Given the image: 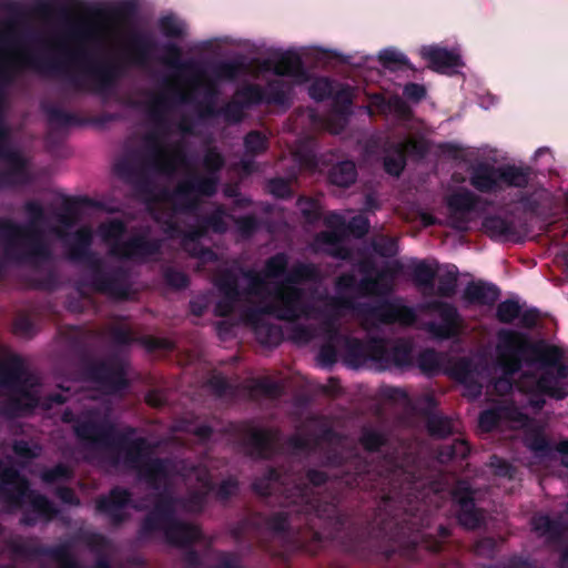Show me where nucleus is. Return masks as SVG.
I'll use <instances>...</instances> for the list:
<instances>
[{
  "label": "nucleus",
  "instance_id": "nucleus-31",
  "mask_svg": "<svg viewBox=\"0 0 568 568\" xmlns=\"http://www.w3.org/2000/svg\"><path fill=\"white\" fill-rule=\"evenodd\" d=\"M376 363L383 368L408 367L413 364V346L409 342L399 339L388 346L384 339V354L377 357Z\"/></svg>",
  "mask_w": 568,
  "mask_h": 568
},
{
  "label": "nucleus",
  "instance_id": "nucleus-10",
  "mask_svg": "<svg viewBox=\"0 0 568 568\" xmlns=\"http://www.w3.org/2000/svg\"><path fill=\"white\" fill-rule=\"evenodd\" d=\"M39 386L38 378L26 369L21 356L0 358V387L11 393L4 405L6 414L19 417L33 413L40 405Z\"/></svg>",
  "mask_w": 568,
  "mask_h": 568
},
{
  "label": "nucleus",
  "instance_id": "nucleus-25",
  "mask_svg": "<svg viewBox=\"0 0 568 568\" xmlns=\"http://www.w3.org/2000/svg\"><path fill=\"white\" fill-rule=\"evenodd\" d=\"M430 308L438 313L440 322H428L426 331L437 339L447 341L459 336L463 326V320L455 305L434 301Z\"/></svg>",
  "mask_w": 568,
  "mask_h": 568
},
{
  "label": "nucleus",
  "instance_id": "nucleus-13",
  "mask_svg": "<svg viewBox=\"0 0 568 568\" xmlns=\"http://www.w3.org/2000/svg\"><path fill=\"white\" fill-rule=\"evenodd\" d=\"M226 434L246 456L254 459H272L280 450L281 429L257 426L253 419L230 423Z\"/></svg>",
  "mask_w": 568,
  "mask_h": 568
},
{
  "label": "nucleus",
  "instance_id": "nucleus-61",
  "mask_svg": "<svg viewBox=\"0 0 568 568\" xmlns=\"http://www.w3.org/2000/svg\"><path fill=\"white\" fill-rule=\"evenodd\" d=\"M225 212L219 206L215 211L206 215H197L206 233L212 231L215 234H224L227 231V224L224 220Z\"/></svg>",
  "mask_w": 568,
  "mask_h": 568
},
{
  "label": "nucleus",
  "instance_id": "nucleus-53",
  "mask_svg": "<svg viewBox=\"0 0 568 568\" xmlns=\"http://www.w3.org/2000/svg\"><path fill=\"white\" fill-rule=\"evenodd\" d=\"M438 267H433L425 261H419L412 268V280L416 286L425 291H433Z\"/></svg>",
  "mask_w": 568,
  "mask_h": 568
},
{
  "label": "nucleus",
  "instance_id": "nucleus-37",
  "mask_svg": "<svg viewBox=\"0 0 568 568\" xmlns=\"http://www.w3.org/2000/svg\"><path fill=\"white\" fill-rule=\"evenodd\" d=\"M343 235L339 231H322L315 236V242L318 245H325L323 252L334 258L341 261H349L353 257V252L349 247L342 244Z\"/></svg>",
  "mask_w": 568,
  "mask_h": 568
},
{
  "label": "nucleus",
  "instance_id": "nucleus-62",
  "mask_svg": "<svg viewBox=\"0 0 568 568\" xmlns=\"http://www.w3.org/2000/svg\"><path fill=\"white\" fill-rule=\"evenodd\" d=\"M335 89V82L326 77L315 79L308 87V95L316 102L331 99Z\"/></svg>",
  "mask_w": 568,
  "mask_h": 568
},
{
  "label": "nucleus",
  "instance_id": "nucleus-18",
  "mask_svg": "<svg viewBox=\"0 0 568 568\" xmlns=\"http://www.w3.org/2000/svg\"><path fill=\"white\" fill-rule=\"evenodd\" d=\"M83 375L105 395L123 393L130 385L124 362L112 356L106 359H85Z\"/></svg>",
  "mask_w": 568,
  "mask_h": 568
},
{
  "label": "nucleus",
  "instance_id": "nucleus-44",
  "mask_svg": "<svg viewBox=\"0 0 568 568\" xmlns=\"http://www.w3.org/2000/svg\"><path fill=\"white\" fill-rule=\"evenodd\" d=\"M425 425L432 438L443 439L454 434L453 419L435 412H425Z\"/></svg>",
  "mask_w": 568,
  "mask_h": 568
},
{
  "label": "nucleus",
  "instance_id": "nucleus-24",
  "mask_svg": "<svg viewBox=\"0 0 568 568\" xmlns=\"http://www.w3.org/2000/svg\"><path fill=\"white\" fill-rule=\"evenodd\" d=\"M131 505V491L121 486L112 487L106 495H101L95 500L97 511L106 516L113 527H120L129 520L130 515L125 509Z\"/></svg>",
  "mask_w": 568,
  "mask_h": 568
},
{
  "label": "nucleus",
  "instance_id": "nucleus-11",
  "mask_svg": "<svg viewBox=\"0 0 568 568\" xmlns=\"http://www.w3.org/2000/svg\"><path fill=\"white\" fill-rule=\"evenodd\" d=\"M523 339L528 366L539 364L542 367L541 374L536 379L539 393L556 400L565 399L568 396V364L562 363L564 352L555 345L532 342L526 333Z\"/></svg>",
  "mask_w": 568,
  "mask_h": 568
},
{
  "label": "nucleus",
  "instance_id": "nucleus-51",
  "mask_svg": "<svg viewBox=\"0 0 568 568\" xmlns=\"http://www.w3.org/2000/svg\"><path fill=\"white\" fill-rule=\"evenodd\" d=\"M243 146L246 156L257 158L267 152L270 139L260 130H251L243 138Z\"/></svg>",
  "mask_w": 568,
  "mask_h": 568
},
{
  "label": "nucleus",
  "instance_id": "nucleus-33",
  "mask_svg": "<svg viewBox=\"0 0 568 568\" xmlns=\"http://www.w3.org/2000/svg\"><path fill=\"white\" fill-rule=\"evenodd\" d=\"M499 296L500 290L497 285L483 281L469 282L463 292L464 301L468 304L481 306H493Z\"/></svg>",
  "mask_w": 568,
  "mask_h": 568
},
{
  "label": "nucleus",
  "instance_id": "nucleus-55",
  "mask_svg": "<svg viewBox=\"0 0 568 568\" xmlns=\"http://www.w3.org/2000/svg\"><path fill=\"white\" fill-rule=\"evenodd\" d=\"M83 200L68 197L63 201L61 209L55 213L57 221L65 229L73 227L80 217V202Z\"/></svg>",
  "mask_w": 568,
  "mask_h": 568
},
{
  "label": "nucleus",
  "instance_id": "nucleus-19",
  "mask_svg": "<svg viewBox=\"0 0 568 568\" xmlns=\"http://www.w3.org/2000/svg\"><path fill=\"white\" fill-rule=\"evenodd\" d=\"M324 332L331 339L342 341L346 361L353 366H358L367 361L376 363L377 357L384 354V338L373 337L368 341H362L356 337L344 335L334 318H327L323 322Z\"/></svg>",
  "mask_w": 568,
  "mask_h": 568
},
{
  "label": "nucleus",
  "instance_id": "nucleus-58",
  "mask_svg": "<svg viewBox=\"0 0 568 568\" xmlns=\"http://www.w3.org/2000/svg\"><path fill=\"white\" fill-rule=\"evenodd\" d=\"M458 268L456 265H447L446 271L438 276L437 295L450 298L456 294Z\"/></svg>",
  "mask_w": 568,
  "mask_h": 568
},
{
  "label": "nucleus",
  "instance_id": "nucleus-27",
  "mask_svg": "<svg viewBox=\"0 0 568 568\" xmlns=\"http://www.w3.org/2000/svg\"><path fill=\"white\" fill-rule=\"evenodd\" d=\"M215 286L222 296L214 306V314L220 317H227L242 300L237 273L231 268L221 271L215 278Z\"/></svg>",
  "mask_w": 568,
  "mask_h": 568
},
{
  "label": "nucleus",
  "instance_id": "nucleus-64",
  "mask_svg": "<svg viewBox=\"0 0 568 568\" xmlns=\"http://www.w3.org/2000/svg\"><path fill=\"white\" fill-rule=\"evenodd\" d=\"M72 468L63 463H58L53 467L44 468L40 474L41 480L48 485L59 481H68L72 479Z\"/></svg>",
  "mask_w": 568,
  "mask_h": 568
},
{
  "label": "nucleus",
  "instance_id": "nucleus-57",
  "mask_svg": "<svg viewBox=\"0 0 568 568\" xmlns=\"http://www.w3.org/2000/svg\"><path fill=\"white\" fill-rule=\"evenodd\" d=\"M378 60L385 69L390 71L402 70L403 68L412 71L415 70L408 58L394 49L382 50L378 54Z\"/></svg>",
  "mask_w": 568,
  "mask_h": 568
},
{
  "label": "nucleus",
  "instance_id": "nucleus-14",
  "mask_svg": "<svg viewBox=\"0 0 568 568\" xmlns=\"http://www.w3.org/2000/svg\"><path fill=\"white\" fill-rule=\"evenodd\" d=\"M496 355L501 369V376L494 381V389L499 395H507L513 390L514 377L523 367L528 366V358L524 344V333L510 328H500L497 334Z\"/></svg>",
  "mask_w": 568,
  "mask_h": 568
},
{
  "label": "nucleus",
  "instance_id": "nucleus-42",
  "mask_svg": "<svg viewBox=\"0 0 568 568\" xmlns=\"http://www.w3.org/2000/svg\"><path fill=\"white\" fill-rule=\"evenodd\" d=\"M392 286L388 282V272L386 270L377 271L375 276H364L357 281V293L362 296L386 295Z\"/></svg>",
  "mask_w": 568,
  "mask_h": 568
},
{
  "label": "nucleus",
  "instance_id": "nucleus-22",
  "mask_svg": "<svg viewBox=\"0 0 568 568\" xmlns=\"http://www.w3.org/2000/svg\"><path fill=\"white\" fill-rule=\"evenodd\" d=\"M452 499L457 506L458 524L467 530H477L485 525V514L475 503V489L468 480H457L452 491Z\"/></svg>",
  "mask_w": 568,
  "mask_h": 568
},
{
  "label": "nucleus",
  "instance_id": "nucleus-48",
  "mask_svg": "<svg viewBox=\"0 0 568 568\" xmlns=\"http://www.w3.org/2000/svg\"><path fill=\"white\" fill-rule=\"evenodd\" d=\"M42 110L45 113L50 125L67 128L72 125H82L85 123V120L81 116L68 112L54 104H43Z\"/></svg>",
  "mask_w": 568,
  "mask_h": 568
},
{
  "label": "nucleus",
  "instance_id": "nucleus-63",
  "mask_svg": "<svg viewBox=\"0 0 568 568\" xmlns=\"http://www.w3.org/2000/svg\"><path fill=\"white\" fill-rule=\"evenodd\" d=\"M241 274L244 278L247 280V287L242 291V297L246 295H261L265 292L266 288V277H264L263 273H258L254 270H241Z\"/></svg>",
  "mask_w": 568,
  "mask_h": 568
},
{
  "label": "nucleus",
  "instance_id": "nucleus-32",
  "mask_svg": "<svg viewBox=\"0 0 568 568\" xmlns=\"http://www.w3.org/2000/svg\"><path fill=\"white\" fill-rule=\"evenodd\" d=\"M530 526L535 534L546 538L549 544L560 542L566 531V525L561 518H551L540 513L531 517Z\"/></svg>",
  "mask_w": 568,
  "mask_h": 568
},
{
  "label": "nucleus",
  "instance_id": "nucleus-30",
  "mask_svg": "<svg viewBox=\"0 0 568 568\" xmlns=\"http://www.w3.org/2000/svg\"><path fill=\"white\" fill-rule=\"evenodd\" d=\"M420 55L428 62V68L438 73H446L463 65L458 53L439 45L422 47Z\"/></svg>",
  "mask_w": 568,
  "mask_h": 568
},
{
  "label": "nucleus",
  "instance_id": "nucleus-12",
  "mask_svg": "<svg viewBox=\"0 0 568 568\" xmlns=\"http://www.w3.org/2000/svg\"><path fill=\"white\" fill-rule=\"evenodd\" d=\"M128 232L126 223L121 219H110L100 223L98 234L108 246L110 256L120 261L145 263L162 252V240L149 237L145 233L130 235L123 241Z\"/></svg>",
  "mask_w": 568,
  "mask_h": 568
},
{
  "label": "nucleus",
  "instance_id": "nucleus-38",
  "mask_svg": "<svg viewBox=\"0 0 568 568\" xmlns=\"http://www.w3.org/2000/svg\"><path fill=\"white\" fill-rule=\"evenodd\" d=\"M452 376L464 384L475 397L481 394L483 386L476 379V366L470 358H458L452 366Z\"/></svg>",
  "mask_w": 568,
  "mask_h": 568
},
{
  "label": "nucleus",
  "instance_id": "nucleus-56",
  "mask_svg": "<svg viewBox=\"0 0 568 568\" xmlns=\"http://www.w3.org/2000/svg\"><path fill=\"white\" fill-rule=\"evenodd\" d=\"M469 453V444L465 439L456 438L453 443L440 446L438 459L440 463H448L455 459H466Z\"/></svg>",
  "mask_w": 568,
  "mask_h": 568
},
{
  "label": "nucleus",
  "instance_id": "nucleus-52",
  "mask_svg": "<svg viewBox=\"0 0 568 568\" xmlns=\"http://www.w3.org/2000/svg\"><path fill=\"white\" fill-rule=\"evenodd\" d=\"M290 265V257L285 252H277L266 258L262 273L268 280L285 278Z\"/></svg>",
  "mask_w": 568,
  "mask_h": 568
},
{
  "label": "nucleus",
  "instance_id": "nucleus-59",
  "mask_svg": "<svg viewBox=\"0 0 568 568\" xmlns=\"http://www.w3.org/2000/svg\"><path fill=\"white\" fill-rule=\"evenodd\" d=\"M331 99L335 113L339 115H348L353 104V88L347 84L339 85L337 90L334 89Z\"/></svg>",
  "mask_w": 568,
  "mask_h": 568
},
{
  "label": "nucleus",
  "instance_id": "nucleus-1",
  "mask_svg": "<svg viewBox=\"0 0 568 568\" xmlns=\"http://www.w3.org/2000/svg\"><path fill=\"white\" fill-rule=\"evenodd\" d=\"M323 465L338 469L341 483L349 489L367 491L378 499V535L398 544L403 555L414 559L419 545L413 515V510L419 509L416 471L389 455L375 463L358 453L345 454L338 449H327Z\"/></svg>",
  "mask_w": 568,
  "mask_h": 568
},
{
  "label": "nucleus",
  "instance_id": "nucleus-40",
  "mask_svg": "<svg viewBox=\"0 0 568 568\" xmlns=\"http://www.w3.org/2000/svg\"><path fill=\"white\" fill-rule=\"evenodd\" d=\"M164 57L163 62L174 68L181 72H187L191 73L197 78H201L204 75L203 69L200 67V64L194 60H186L182 61V50L181 48L173 42H169L163 45Z\"/></svg>",
  "mask_w": 568,
  "mask_h": 568
},
{
  "label": "nucleus",
  "instance_id": "nucleus-47",
  "mask_svg": "<svg viewBox=\"0 0 568 568\" xmlns=\"http://www.w3.org/2000/svg\"><path fill=\"white\" fill-rule=\"evenodd\" d=\"M358 443L367 453H379L388 444V436L385 432L369 425L361 428Z\"/></svg>",
  "mask_w": 568,
  "mask_h": 568
},
{
  "label": "nucleus",
  "instance_id": "nucleus-9",
  "mask_svg": "<svg viewBox=\"0 0 568 568\" xmlns=\"http://www.w3.org/2000/svg\"><path fill=\"white\" fill-rule=\"evenodd\" d=\"M273 496L277 497L278 505L286 510H281L270 516L263 515L261 513H253L236 521L231 527L230 534L232 538L236 544L243 545L248 551H252L255 545H258L265 550L267 549V545L264 540L266 532L281 538H286L293 528V513L305 517L304 513L297 511L298 507H286L282 505L283 495L281 491L277 490L272 495H268V497ZM264 497L267 498V496Z\"/></svg>",
  "mask_w": 568,
  "mask_h": 568
},
{
  "label": "nucleus",
  "instance_id": "nucleus-54",
  "mask_svg": "<svg viewBox=\"0 0 568 568\" xmlns=\"http://www.w3.org/2000/svg\"><path fill=\"white\" fill-rule=\"evenodd\" d=\"M219 91L215 84L207 83L205 88L204 100L196 105L197 116L201 120H209L220 116V108H216L215 102Z\"/></svg>",
  "mask_w": 568,
  "mask_h": 568
},
{
  "label": "nucleus",
  "instance_id": "nucleus-50",
  "mask_svg": "<svg viewBox=\"0 0 568 568\" xmlns=\"http://www.w3.org/2000/svg\"><path fill=\"white\" fill-rule=\"evenodd\" d=\"M38 315L31 312H19L12 324V332L14 335L22 338H32L39 332Z\"/></svg>",
  "mask_w": 568,
  "mask_h": 568
},
{
  "label": "nucleus",
  "instance_id": "nucleus-35",
  "mask_svg": "<svg viewBox=\"0 0 568 568\" xmlns=\"http://www.w3.org/2000/svg\"><path fill=\"white\" fill-rule=\"evenodd\" d=\"M322 280L320 267L311 262L296 261L288 267L287 274L280 283L300 286L305 283H317Z\"/></svg>",
  "mask_w": 568,
  "mask_h": 568
},
{
  "label": "nucleus",
  "instance_id": "nucleus-34",
  "mask_svg": "<svg viewBox=\"0 0 568 568\" xmlns=\"http://www.w3.org/2000/svg\"><path fill=\"white\" fill-rule=\"evenodd\" d=\"M158 48L156 41L149 34L133 32L130 36V45L128 59L131 63L144 67L152 58V53Z\"/></svg>",
  "mask_w": 568,
  "mask_h": 568
},
{
  "label": "nucleus",
  "instance_id": "nucleus-41",
  "mask_svg": "<svg viewBox=\"0 0 568 568\" xmlns=\"http://www.w3.org/2000/svg\"><path fill=\"white\" fill-rule=\"evenodd\" d=\"M483 229L491 240L509 239L517 234L514 221L498 214L486 216Z\"/></svg>",
  "mask_w": 568,
  "mask_h": 568
},
{
  "label": "nucleus",
  "instance_id": "nucleus-16",
  "mask_svg": "<svg viewBox=\"0 0 568 568\" xmlns=\"http://www.w3.org/2000/svg\"><path fill=\"white\" fill-rule=\"evenodd\" d=\"M0 499L13 508H22L28 498L32 508L43 518L53 520L59 509L43 494L30 488L29 480L14 467H3L0 460Z\"/></svg>",
  "mask_w": 568,
  "mask_h": 568
},
{
  "label": "nucleus",
  "instance_id": "nucleus-20",
  "mask_svg": "<svg viewBox=\"0 0 568 568\" xmlns=\"http://www.w3.org/2000/svg\"><path fill=\"white\" fill-rule=\"evenodd\" d=\"M3 99V91L0 88V160L8 163L3 172L11 186L23 185L30 182L28 162L19 151L10 146V129L4 121Z\"/></svg>",
  "mask_w": 568,
  "mask_h": 568
},
{
  "label": "nucleus",
  "instance_id": "nucleus-6",
  "mask_svg": "<svg viewBox=\"0 0 568 568\" xmlns=\"http://www.w3.org/2000/svg\"><path fill=\"white\" fill-rule=\"evenodd\" d=\"M23 209L29 217L24 225L9 219H0V234L8 240L4 258L40 270L42 264L53 260L52 250L40 227L47 222V215L41 203L34 200L27 201Z\"/></svg>",
  "mask_w": 568,
  "mask_h": 568
},
{
  "label": "nucleus",
  "instance_id": "nucleus-15",
  "mask_svg": "<svg viewBox=\"0 0 568 568\" xmlns=\"http://www.w3.org/2000/svg\"><path fill=\"white\" fill-rule=\"evenodd\" d=\"M532 171L529 166L494 165L488 162H478L470 169L469 183L480 193L497 194L506 187L526 189Z\"/></svg>",
  "mask_w": 568,
  "mask_h": 568
},
{
  "label": "nucleus",
  "instance_id": "nucleus-43",
  "mask_svg": "<svg viewBox=\"0 0 568 568\" xmlns=\"http://www.w3.org/2000/svg\"><path fill=\"white\" fill-rule=\"evenodd\" d=\"M407 164L402 143H390L384 149L383 169L394 178H399Z\"/></svg>",
  "mask_w": 568,
  "mask_h": 568
},
{
  "label": "nucleus",
  "instance_id": "nucleus-46",
  "mask_svg": "<svg viewBox=\"0 0 568 568\" xmlns=\"http://www.w3.org/2000/svg\"><path fill=\"white\" fill-rule=\"evenodd\" d=\"M265 90L264 103L268 105H288L292 87L284 80L272 79L263 87Z\"/></svg>",
  "mask_w": 568,
  "mask_h": 568
},
{
  "label": "nucleus",
  "instance_id": "nucleus-7",
  "mask_svg": "<svg viewBox=\"0 0 568 568\" xmlns=\"http://www.w3.org/2000/svg\"><path fill=\"white\" fill-rule=\"evenodd\" d=\"M92 243L91 227L78 229L67 243V260L90 270V284L95 292L120 301L128 300L131 293L130 271L122 265L105 268L103 260L91 248Z\"/></svg>",
  "mask_w": 568,
  "mask_h": 568
},
{
  "label": "nucleus",
  "instance_id": "nucleus-26",
  "mask_svg": "<svg viewBox=\"0 0 568 568\" xmlns=\"http://www.w3.org/2000/svg\"><path fill=\"white\" fill-rule=\"evenodd\" d=\"M479 196L468 189L453 192L446 199L448 225L459 232L467 231L469 214L476 210Z\"/></svg>",
  "mask_w": 568,
  "mask_h": 568
},
{
  "label": "nucleus",
  "instance_id": "nucleus-17",
  "mask_svg": "<svg viewBox=\"0 0 568 568\" xmlns=\"http://www.w3.org/2000/svg\"><path fill=\"white\" fill-rule=\"evenodd\" d=\"M272 301L262 306L267 315L284 322L296 323L303 317H308L311 305L305 302V290L301 286L276 283L268 292Z\"/></svg>",
  "mask_w": 568,
  "mask_h": 568
},
{
  "label": "nucleus",
  "instance_id": "nucleus-3",
  "mask_svg": "<svg viewBox=\"0 0 568 568\" xmlns=\"http://www.w3.org/2000/svg\"><path fill=\"white\" fill-rule=\"evenodd\" d=\"M170 462L168 458H165ZM171 465V463H169ZM170 470V466H168ZM171 476L161 484L156 490L153 507L141 519L138 528V538L141 541L153 540L158 534H162L164 541L170 546H187L202 539L200 526L180 519L176 516V507L180 506L190 513H202L207 504L209 495L214 490V483L209 473L199 475L201 489H193L184 497H178L166 489Z\"/></svg>",
  "mask_w": 568,
  "mask_h": 568
},
{
  "label": "nucleus",
  "instance_id": "nucleus-28",
  "mask_svg": "<svg viewBox=\"0 0 568 568\" xmlns=\"http://www.w3.org/2000/svg\"><path fill=\"white\" fill-rule=\"evenodd\" d=\"M145 140L150 149V164L158 172L172 174L179 164H186V152L181 145L168 152V150L161 145L158 135L149 134Z\"/></svg>",
  "mask_w": 568,
  "mask_h": 568
},
{
  "label": "nucleus",
  "instance_id": "nucleus-23",
  "mask_svg": "<svg viewBox=\"0 0 568 568\" xmlns=\"http://www.w3.org/2000/svg\"><path fill=\"white\" fill-rule=\"evenodd\" d=\"M356 310L365 318L385 325H412L416 320L415 311L397 301L382 300L375 304L363 303L358 304Z\"/></svg>",
  "mask_w": 568,
  "mask_h": 568
},
{
  "label": "nucleus",
  "instance_id": "nucleus-36",
  "mask_svg": "<svg viewBox=\"0 0 568 568\" xmlns=\"http://www.w3.org/2000/svg\"><path fill=\"white\" fill-rule=\"evenodd\" d=\"M171 101L179 102V103H187L190 102L189 94L180 91L174 90L172 92L171 97H168L165 94L158 95L148 108V113L150 119L159 126V128H166L168 121L165 118V113L168 109L170 108Z\"/></svg>",
  "mask_w": 568,
  "mask_h": 568
},
{
  "label": "nucleus",
  "instance_id": "nucleus-5",
  "mask_svg": "<svg viewBox=\"0 0 568 568\" xmlns=\"http://www.w3.org/2000/svg\"><path fill=\"white\" fill-rule=\"evenodd\" d=\"M328 474L324 470L308 468L304 479H292L281 469L268 467L265 473L252 483V490L258 496H268L274 491L283 495L282 505L298 507L297 511L305 514V524L312 525L313 518L331 517L335 506L323 504L312 487H322L328 481Z\"/></svg>",
  "mask_w": 568,
  "mask_h": 568
},
{
  "label": "nucleus",
  "instance_id": "nucleus-2",
  "mask_svg": "<svg viewBox=\"0 0 568 568\" xmlns=\"http://www.w3.org/2000/svg\"><path fill=\"white\" fill-rule=\"evenodd\" d=\"M61 420L72 424L75 437L94 449L110 450V463L123 465L134 470L138 478L151 489H158L169 476V462L162 457H151L152 445L145 437H132L135 429L119 432L115 424L98 408H89L75 414L65 408Z\"/></svg>",
  "mask_w": 568,
  "mask_h": 568
},
{
  "label": "nucleus",
  "instance_id": "nucleus-39",
  "mask_svg": "<svg viewBox=\"0 0 568 568\" xmlns=\"http://www.w3.org/2000/svg\"><path fill=\"white\" fill-rule=\"evenodd\" d=\"M272 72L278 77H295L306 78V70L304 68L302 58L294 51H286L272 62Z\"/></svg>",
  "mask_w": 568,
  "mask_h": 568
},
{
  "label": "nucleus",
  "instance_id": "nucleus-21",
  "mask_svg": "<svg viewBox=\"0 0 568 568\" xmlns=\"http://www.w3.org/2000/svg\"><path fill=\"white\" fill-rule=\"evenodd\" d=\"M10 548L16 556L23 559L48 557L58 562L59 568H82L79 560L72 554L69 542L45 546L39 544L36 539L14 540L11 542Z\"/></svg>",
  "mask_w": 568,
  "mask_h": 568
},
{
  "label": "nucleus",
  "instance_id": "nucleus-49",
  "mask_svg": "<svg viewBox=\"0 0 568 568\" xmlns=\"http://www.w3.org/2000/svg\"><path fill=\"white\" fill-rule=\"evenodd\" d=\"M165 192H169L168 190H164L162 192V199L171 204V209H160L153 213V219L156 223L161 224L164 232L169 234L170 236H179L182 235L181 227L179 223L175 221V214L181 213L180 211H175L174 205L171 201L166 199ZM183 214H186L185 212H182ZM196 211L193 213L195 214Z\"/></svg>",
  "mask_w": 568,
  "mask_h": 568
},
{
  "label": "nucleus",
  "instance_id": "nucleus-8",
  "mask_svg": "<svg viewBox=\"0 0 568 568\" xmlns=\"http://www.w3.org/2000/svg\"><path fill=\"white\" fill-rule=\"evenodd\" d=\"M203 174L192 172L180 182L172 192H165L166 199L174 205L175 211L194 213L199 209V200L193 196L211 197L216 194L221 181V172L225 166V158L216 146L204 151L201 161Z\"/></svg>",
  "mask_w": 568,
  "mask_h": 568
},
{
  "label": "nucleus",
  "instance_id": "nucleus-45",
  "mask_svg": "<svg viewBox=\"0 0 568 568\" xmlns=\"http://www.w3.org/2000/svg\"><path fill=\"white\" fill-rule=\"evenodd\" d=\"M329 183L346 189L357 180V169L353 161L345 160L333 165L327 176Z\"/></svg>",
  "mask_w": 568,
  "mask_h": 568
},
{
  "label": "nucleus",
  "instance_id": "nucleus-60",
  "mask_svg": "<svg viewBox=\"0 0 568 568\" xmlns=\"http://www.w3.org/2000/svg\"><path fill=\"white\" fill-rule=\"evenodd\" d=\"M240 101L244 103V108L260 105L264 103L265 90L260 84L248 83L236 91Z\"/></svg>",
  "mask_w": 568,
  "mask_h": 568
},
{
  "label": "nucleus",
  "instance_id": "nucleus-4",
  "mask_svg": "<svg viewBox=\"0 0 568 568\" xmlns=\"http://www.w3.org/2000/svg\"><path fill=\"white\" fill-rule=\"evenodd\" d=\"M20 68L38 73L61 77L74 91L95 94L110 93L121 74L115 63H85L80 73L70 71L69 63L55 57L27 54L18 64L0 63V81L9 84Z\"/></svg>",
  "mask_w": 568,
  "mask_h": 568
},
{
  "label": "nucleus",
  "instance_id": "nucleus-29",
  "mask_svg": "<svg viewBox=\"0 0 568 568\" xmlns=\"http://www.w3.org/2000/svg\"><path fill=\"white\" fill-rule=\"evenodd\" d=\"M267 315L261 307L252 308L246 313V320L253 326L257 342L264 346L276 347L283 339V329L278 324L271 323L264 318Z\"/></svg>",
  "mask_w": 568,
  "mask_h": 568
}]
</instances>
